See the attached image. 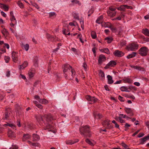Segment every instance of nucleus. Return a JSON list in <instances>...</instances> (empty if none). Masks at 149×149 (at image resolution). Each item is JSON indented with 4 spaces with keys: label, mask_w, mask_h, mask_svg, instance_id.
Listing matches in <instances>:
<instances>
[{
    "label": "nucleus",
    "mask_w": 149,
    "mask_h": 149,
    "mask_svg": "<svg viewBox=\"0 0 149 149\" xmlns=\"http://www.w3.org/2000/svg\"><path fill=\"white\" fill-rule=\"evenodd\" d=\"M85 141L87 143L91 146H93L94 145L92 142L88 139H86Z\"/></svg>",
    "instance_id": "c9c22d12"
},
{
    "label": "nucleus",
    "mask_w": 149,
    "mask_h": 149,
    "mask_svg": "<svg viewBox=\"0 0 149 149\" xmlns=\"http://www.w3.org/2000/svg\"><path fill=\"white\" fill-rule=\"evenodd\" d=\"M86 98L88 101L90 102H89V103L91 104L96 102L98 100L97 99L95 98V97H91L89 95L86 96Z\"/></svg>",
    "instance_id": "0eeeda50"
},
{
    "label": "nucleus",
    "mask_w": 149,
    "mask_h": 149,
    "mask_svg": "<svg viewBox=\"0 0 149 149\" xmlns=\"http://www.w3.org/2000/svg\"><path fill=\"white\" fill-rule=\"evenodd\" d=\"M127 87L125 86H122L120 87V89L122 91H125Z\"/></svg>",
    "instance_id": "5fc2aeb1"
},
{
    "label": "nucleus",
    "mask_w": 149,
    "mask_h": 149,
    "mask_svg": "<svg viewBox=\"0 0 149 149\" xmlns=\"http://www.w3.org/2000/svg\"><path fill=\"white\" fill-rule=\"evenodd\" d=\"M22 47L23 49H24L26 51H27L29 49V45L28 44L23 45L22 46Z\"/></svg>",
    "instance_id": "7c9ffc66"
},
{
    "label": "nucleus",
    "mask_w": 149,
    "mask_h": 149,
    "mask_svg": "<svg viewBox=\"0 0 149 149\" xmlns=\"http://www.w3.org/2000/svg\"><path fill=\"white\" fill-rule=\"evenodd\" d=\"M104 52L105 53L107 54H110V52H109V49H108L107 48H104Z\"/></svg>",
    "instance_id": "37998d69"
},
{
    "label": "nucleus",
    "mask_w": 149,
    "mask_h": 149,
    "mask_svg": "<svg viewBox=\"0 0 149 149\" xmlns=\"http://www.w3.org/2000/svg\"><path fill=\"white\" fill-rule=\"evenodd\" d=\"M139 45L135 43L129 44L127 47V49L128 51H134L138 49Z\"/></svg>",
    "instance_id": "7ed1b4c3"
},
{
    "label": "nucleus",
    "mask_w": 149,
    "mask_h": 149,
    "mask_svg": "<svg viewBox=\"0 0 149 149\" xmlns=\"http://www.w3.org/2000/svg\"><path fill=\"white\" fill-rule=\"evenodd\" d=\"M113 54L115 56L119 57H122L124 55L123 52L118 50L115 51L113 53Z\"/></svg>",
    "instance_id": "9d476101"
},
{
    "label": "nucleus",
    "mask_w": 149,
    "mask_h": 149,
    "mask_svg": "<svg viewBox=\"0 0 149 149\" xmlns=\"http://www.w3.org/2000/svg\"><path fill=\"white\" fill-rule=\"evenodd\" d=\"M99 75L102 78H103L104 77V72L101 70H100V71Z\"/></svg>",
    "instance_id": "e433bc0d"
},
{
    "label": "nucleus",
    "mask_w": 149,
    "mask_h": 149,
    "mask_svg": "<svg viewBox=\"0 0 149 149\" xmlns=\"http://www.w3.org/2000/svg\"><path fill=\"white\" fill-rule=\"evenodd\" d=\"M108 23L102 22L101 23V26L102 27L105 28H109L111 27V24H108Z\"/></svg>",
    "instance_id": "4be33fe9"
},
{
    "label": "nucleus",
    "mask_w": 149,
    "mask_h": 149,
    "mask_svg": "<svg viewBox=\"0 0 149 149\" xmlns=\"http://www.w3.org/2000/svg\"><path fill=\"white\" fill-rule=\"evenodd\" d=\"M6 125L11 127L13 129H14L15 128V126L13 124L7 123Z\"/></svg>",
    "instance_id": "a19ab883"
},
{
    "label": "nucleus",
    "mask_w": 149,
    "mask_h": 149,
    "mask_svg": "<svg viewBox=\"0 0 149 149\" xmlns=\"http://www.w3.org/2000/svg\"><path fill=\"white\" fill-rule=\"evenodd\" d=\"M10 114V111L6 110L5 112L4 116V119H7L8 118Z\"/></svg>",
    "instance_id": "5701e85b"
},
{
    "label": "nucleus",
    "mask_w": 149,
    "mask_h": 149,
    "mask_svg": "<svg viewBox=\"0 0 149 149\" xmlns=\"http://www.w3.org/2000/svg\"><path fill=\"white\" fill-rule=\"evenodd\" d=\"M35 74L34 69L30 70L28 73L29 76L30 78H31L34 76Z\"/></svg>",
    "instance_id": "aec40b11"
},
{
    "label": "nucleus",
    "mask_w": 149,
    "mask_h": 149,
    "mask_svg": "<svg viewBox=\"0 0 149 149\" xmlns=\"http://www.w3.org/2000/svg\"><path fill=\"white\" fill-rule=\"evenodd\" d=\"M13 61L15 62H16L18 60V54L16 52H13L12 54Z\"/></svg>",
    "instance_id": "9b49d317"
},
{
    "label": "nucleus",
    "mask_w": 149,
    "mask_h": 149,
    "mask_svg": "<svg viewBox=\"0 0 149 149\" xmlns=\"http://www.w3.org/2000/svg\"><path fill=\"white\" fill-rule=\"evenodd\" d=\"M46 36L47 38L49 40L52 41H54L55 40V38L50 35L49 34H46Z\"/></svg>",
    "instance_id": "b1692460"
},
{
    "label": "nucleus",
    "mask_w": 149,
    "mask_h": 149,
    "mask_svg": "<svg viewBox=\"0 0 149 149\" xmlns=\"http://www.w3.org/2000/svg\"><path fill=\"white\" fill-rule=\"evenodd\" d=\"M4 59L6 63H8L10 60V57L8 56H5L4 57Z\"/></svg>",
    "instance_id": "79ce46f5"
},
{
    "label": "nucleus",
    "mask_w": 149,
    "mask_h": 149,
    "mask_svg": "<svg viewBox=\"0 0 149 149\" xmlns=\"http://www.w3.org/2000/svg\"><path fill=\"white\" fill-rule=\"evenodd\" d=\"M103 18V16L102 15H101L99 16L96 21V22L98 24H100L101 21Z\"/></svg>",
    "instance_id": "c85d7f7f"
},
{
    "label": "nucleus",
    "mask_w": 149,
    "mask_h": 149,
    "mask_svg": "<svg viewBox=\"0 0 149 149\" xmlns=\"http://www.w3.org/2000/svg\"><path fill=\"white\" fill-rule=\"evenodd\" d=\"M71 2L72 3H75L77 4L79 3V1L77 0H72L71 1Z\"/></svg>",
    "instance_id": "e2e57ef3"
},
{
    "label": "nucleus",
    "mask_w": 149,
    "mask_h": 149,
    "mask_svg": "<svg viewBox=\"0 0 149 149\" xmlns=\"http://www.w3.org/2000/svg\"><path fill=\"white\" fill-rule=\"evenodd\" d=\"M91 35L93 39H95L96 38V35L95 32L94 31L91 32Z\"/></svg>",
    "instance_id": "f704fd0d"
},
{
    "label": "nucleus",
    "mask_w": 149,
    "mask_h": 149,
    "mask_svg": "<svg viewBox=\"0 0 149 149\" xmlns=\"http://www.w3.org/2000/svg\"><path fill=\"white\" fill-rule=\"evenodd\" d=\"M8 135L9 137L12 139L15 138L16 137L15 133L11 130H9L8 132Z\"/></svg>",
    "instance_id": "f3484780"
},
{
    "label": "nucleus",
    "mask_w": 149,
    "mask_h": 149,
    "mask_svg": "<svg viewBox=\"0 0 149 149\" xmlns=\"http://www.w3.org/2000/svg\"><path fill=\"white\" fill-rule=\"evenodd\" d=\"M125 6H126V5H122L118 7L117 9L118 10L124 11L125 8Z\"/></svg>",
    "instance_id": "473e14b6"
},
{
    "label": "nucleus",
    "mask_w": 149,
    "mask_h": 149,
    "mask_svg": "<svg viewBox=\"0 0 149 149\" xmlns=\"http://www.w3.org/2000/svg\"><path fill=\"white\" fill-rule=\"evenodd\" d=\"M7 32V31H6V29H3L2 31V33L4 35Z\"/></svg>",
    "instance_id": "338daca9"
},
{
    "label": "nucleus",
    "mask_w": 149,
    "mask_h": 149,
    "mask_svg": "<svg viewBox=\"0 0 149 149\" xmlns=\"http://www.w3.org/2000/svg\"><path fill=\"white\" fill-rule=\"evenodd\" d=\"M0 7L5 11H8L9 9L8 6L1 3H0Z\"/></svg>",
    "instance_id": "a211bd4d"
},
{
    "label": "nucleus",
    "mask_w": 149,
    "mask_h": 149,
    "mask_svg": "<svg viewBox=\"0 0 149 149\" xmlns=\"http://www.w3.org/2000/svg\"><path fill=\"white\" fill-rule=\"evenodd\" d=\"M109 28L111 29L112 31H116V28L113 26H112L111 24V25L110 27H109Z\"/></svg>",
    "instance_id": "8fccbe9b"
},
{
    "label": "nucleus",
    "mask_w": 149,
    "mask_h": 149,
    "mask_svg": "<svg viewBox=\"0 0 149 149\" xmlns=\"http://www.w3.org/2000/svg\"><path fill=\"white\" fill-rule=\"evenodd\" d=\"M4 47H6V48L8 49H9V45L8 44L4 43Z\"/></svg>",
    "instance_id": "774afa93"
},
{
    "label": "nucleus",
    "mask_w": 149,
    "mask_h": 149,
    "mask_svg": "<svg viewBox=\"0 0 149 149\" xmlns=\"http://www.w3.org/2000/svg\"><path fill=\"white\" fill-rule=\"evenodd\" d=\"M38 101L41 104H47L48 103L47 100L44 99H41L38 96Z\"/></svg>",
    "instance_id": "dca6fc26"
},
{
    "label": "nucleus",
    "mask_w": 149,
    "mask_h": 149,
    "mask_svg": "<svg viewBox=\"0 0 149 149\" xmlns=\"http://www.w3.org/2000/svg\"><path fill=\"white\" fill-rule=\"evenodd\" d=\"M119 116L121 117L122 118H125L126 117V115H124L123 114H119Z\"/></svg>",
    "instance_id": "69168bd1"
},
{
    "label": "nucleus",
    "mask_w": 149,
    "mask_h": 149,
    "mask_svg": "<svg viewBox=\"0 0 149 149\" xmlns=\"http://www.w3.org/2000/svg\"><path fill=\"white\" fill-rule=\"evenodd\" d=\"M136 54V53L135 52H133L132 54H129L127 56V58L128 59L132 58L135 57Z\"/></svg>",
    "instance_id": "cd10ccee"
},
{
    "label": "nucleus",
    "mask_w": 149,
    "mask_h": 149,
    "mask_svg": "<svg viewBox=\"0 0 149 149\" xmlns=\"http://www.w3.org/2000/svg\"><path fill=\"white\" fill-rule=\"evenodd\" d=\"M63 72L64 76L66 79H71L73 77V75L74 74L73 70L72 67L68 64H65L63 65Z\"/></svg>",
    "instance_id": "f257e3e1"
},
{
    "label": "nucleus",
    "mask_w": 149,
    "mask_h": 149,
    "mask_svg": "<svg viewBox=\"0 0 149 149\" xmlns=\"http://www.w3.org/2000/svg\"><path fill=\"white\" fill-rule=\"evenodd\" d=\"M49 14L50 17H52L55 15L56 13L55 12H52L50 13Z\"/></svg>",
    "instance_id": "680f3d73"
},
{
    "label": "nucleus",
    "mask_w": 149,
    "mask_h": 149,
    "mask_svg": "<svg viewBox=\"0 0 149 149\" xmlns=\"http://www.w3.org/2000/svg\"><path fill=\"white\" fill-rule=\"evenodd\" d=\"M87 65L86 63H84L83 64V67L84 68L85 71H86L87 70Z\"/></svg>",
    "instance_id": "4d7b16f0"
},
{
    "label": "nucleus",
    "mask_w": 149,
    "mask_h": 149,
    "mask_svg": "<svg viewBox=\"0 0 149 149\" xmlns=\"http://www.w3.org/2000/svg\"><path fill=\"white\" fill-rule=\"evenodd\" d=\"M94 116L95 117H96L97 116L99 118H102V115L100 114V113H98V114L97 115H95V114H94Z\"/></svg>",
    "instance_id": "6e6d98bb"
},
{
    "label": "nucleus",
    "mask_w": 149,
    "mask_h": 149,
    "mask_svg": "<svg viewBox=\"0 0 149 149\" xmlns=\"http://www.w3.org/2000/svg\"><path fill=\"white\" fill-rule=\"evenodd\" d=\"M148 51V49L146 47H143L141 48L139 50V54L142 56H146Z\"/></svg>",
    "instance_id": "20e7f679"
},
{
    "label": "nucleus",
    "mask_w": 149,
    "mask_h": 149,
    "mask_svg": "<svg viewBox=\"0 0 149 149\" xmlns=\"http://www.w3.org/2000/svg\"><path fill=\"white\" fill-rule=\"evenodd\" d=\"M108 79V83L109 84H112L113 82V80L112 79V77L110 75H108L107 76Z\"/></svg>",
    "instance_id": "412c9836"
},
{
    "label": "nucleus",
    "mask_w": 149,
    "mask_h": 149,
    "mask_svg": "<svg viewBox=\"0 0 149 149\" xmlns=\"http://www.w3.org/2000/svg\"><path fill=\"white\" fill-rule=\"evenodd\" d=\"M72 15L74 18L75 19L78 20H79V17L77 14L75 13H74Z\"/></svg>",
    "instance_id": "72a5a7b5"
},
{
    "label": "nucleus",
    "mask_w": 149,
    "mask_h": 149,
    "mask_svg": "<svg viewBox=\"0 0 149 149\" xmlns=\"http://www.w3.org/2000/svg\"><path fill=\"white\" fill-rule=\"evenodd\" d=\"M109 120H106L104 121L102 123V125L105 127L107 129L110 130L113 127V125H110L109 122Z\"/></svg>",
    "instance_id": "423d86ee"
},
{
    "label": "nucleus",
    "mask_w": 149,
    "mask_h": 149,
    "mask_svg": "<svg viewBox=\"0 0 149 149\" xmlns=\"http://www.w3.org/2000/svg\"><path fill=\"white\" fill-rule=\"evenodd\" d=\"M33 141H36L37 139V136L36 134H33Z\"/></svg>",
    "instance_id": "ea45409f"
},
{
    "label": "nucleus",
    "mask_w": 149,
    "mask_h": 149,
    "mask_svg": "<svg viewBox=\"0 0 149 149\" xmlns=\"http://www.w3.org/2000/svg\"><path fill=\"white\" fill-rule=\"evenodd\" d=\"M44 117L45 118V120L46 121L48 122H50L53 119L51 115L49 114L45 115V116H40V117L39 118V120L40 121H43Z\"/></svg>",
    "instance_id": "39448f33"
},
{
    "label": "nucleus",
    "mask_w": 149,
    "mask_h": 149,
    "mask_svg": "<svg viewBox=\"0 0 149 149\" xmlns=\"http://www.w3.org/2000/svg\"><path fill=\"white\" fill-rule=\"evenodd\" d=\"M149 139V135L140 139V143L141 144H143L144 143V142Z\"/></svg>",
    "instance_id": "2eb2a0df"
},
{
    "label": "nucleus",
    "mask_w": 149,
    "mask_h": 149,
    "mask_svg": "<svg viewBox=\"0 0 149 149\" xmlns=\"http://www.w3.org/2000/svg\"><path fill=\"white\" fill-rule=\"evenodd\" d=\"M104 39L107 40V42L108 43H110L111 42L113 39L112 37H107L106 38Z\"/></svg>",
    "instance_id": "2f4dec72"
},
{
    "label": "nucleus",
    "mask_w": 149,
    "mask_h": 149,
    "mask_svg": "<svg viewBox=\"0 0 149 149\" xmlns=\"http://www.w3.org/2000/svg\"><path fill=\"white\" fill-rule=\"evenodd\" d=\"M28 63L27 61H25L22 65L19 66V68L20 70L24 69L28 65Z\"/></svg>",
    "instance_id": "4468645a"
},
{
    "label": "nucleus",
    "mask_w": 149,
    "mask_h": 149,
    "mask_svg": "<svg viewBox=\"0 0 149 149\" xmlns=\"http://www.w3.org/2000/svg\"><path fill=\"white\" fill-rule=\"evenodd\" d=\"M119 121L121 123H124L125 122L124 120L122 119L121 117L120 118V119L119 120Z\"/></svg>",
    "instance_id": "0e129e2a"
},
{
    "label": "nucleus",
    "mask_w": 149,
    "mask_h": 149,
    "mask_svg": "<svg viewBox=\"0 0 149 149\" xmlns=\"http://www.w3.org/2000/svg\"><path fill=\"white\" fill-rule=\"evenodd\" d=\"M116 64V62L114 61H110L106 66L104 67L105 69H107L109 68V67H114Z\"/></svg>",
    "instance_id": "6e6552de"
},
{
    "label": "nucleus",
    "mask_w": 149,
    "mask_h": 149,
    "mask_svg": "<svg viewBox=\"0 0 149 149\" xmlns=\"http://www.w3.org/2000/svg\"><path fill=\"white\" fill-rule=\"evenodd\" d=\"M17 4L18 6L21 8H24V5L20 1H18L17 3Z\"/></svg>",
    "instance_id": "4c0bfd02"
},
{
    "label": "nucleus",
    "mask_w": 149,
    "mask_h": 149,
    "mask_svg": "<svg viewBox=\"0 0 149 149\" xmlns=\"http://www.w3.org/2000/svg\"><path fill=\"white\" fill-rule=\"evenodd\" d=\"M28 142L30 144H31V145L33 146H37V143H32L30 141H28Z\"/></svg>",
    "instance_id": "09e8293b"
},
{
    "label": "nucleus",
    "mask_w": 149,
    "mask_h": 149,
    "mask_svg": "<svg viewBox=\"0 0 149 149\" xmlns=\"http://www.w3.org/2000/svg\"><path fill=\"white\" fill-rule=\"evenodd\" d=\"M109 11H115L116 8H115L110 7L109 8Z\"/></svg>",
    "instance_id": "864d4df0"
},
{
    "label": "nucleus",
    "mask_w": 149,
    "mask_h": 149,
    "mask_svg": "<svg viewBox=\"0 0 149 149\" xmlns=\"http://www.w3.org/2000/svg\"><path fill=\"white\" fill-rule=\"evenodd\" d=\"M124 109L127 113L129 114L130 116H132L134 115L132 111L131 108L125 107Z\"/></svg>",
    "instance_id": "ddd939ff"
},
{
    "label": "nucleus",
    "mask_w": 149,
    "mask_h": 149,
    "mask_svg": "<svg viewBox=\"0 0 149 149\" xmlns=\"http://www.w3.org/2000/svg\"><path fill=\"white\" fill-rule=\"evenodd\" d=\"M112 122L113 123H114L116 127L118 128L119 127V125L117 123L115 120H113Z\"/></svg>",
    "instance_id": "3c124183"
},
{
    "label": "nucleus",
    "mask_w": 149,
    "mask_h": 149,
    "mask_svg": "<svg viewBox=\"0 0 149 149\" xmlns=\"http://www.w3.org/2000/svg\"><path fill=\"white\" fill-rule=\"evenodd\" d=\"M142 32L145 35L149 36V30L148 29H143Z\"/></svg>",
    "instance_id": "bb28decb"
},
{
    "label": "nucleus",
    "mask_w": 149,
    "mask_h": 149,
    "mask_svg": "<svg viewBox=\"0 0 149 149\" xmlns=\"http://www.w3.org/2000/svg\"><path fill=\"white\" fill-rule=\"evenodd\" d=\"M130 67L131 68H133L135 69L138 70H142V69H143V68H142V67H141L140 66H134V65H132L130 66Z\"/></svg>",
    "instance_id": "c756f323"
},
{
    "label": "nucleus",
    "mask_w": 149,
    "mask_h": 149,
    "mask_svg": "<svg viewBox=\"0 0 149 149\" xmlns=\"http://www.w3.org/2000/svg\"><path fill=\"white\" fill-rule=\"evenodd\" d=\"M38 108L40 109L41 110H42L43 108L42 106L40 104H38ZM41 110H40V112H41Z\"/></svg>",
    "instance_id": "052dcab7"
},
{
    "label": "nucleus",
    "mask_w": 149,
    "mask_h": 149,
    "mask_svg": "<svg viewBox=\"0 0 149 149\" xmlns=\"http://www.w3.org/2000/svg\"><path fill=\"white\" fill-rule=\"evenodd\" d=\"M107 13L109 16L111 17L114 16L116 13L115 11H108Z\"/></svg>",
    "instance_id": "a878e982"
},
{
    "label": "nucleus",
    "mask_w": 149,
    "mask_h": 149,
    "mask_svg": "<svg viewBox=\"0 0 149 149\" xmlns=\"http://www.w3.org/2000/svg\"><path fill=\"white\" fill-rule=\"evenodd\" d=\"M118 99L121 102H124V98L120 95H119L118 97Z\"/></svg>",
    "instance_id": "de8ad7c7"
},
{
    "label": "nucleus",
    "mask_w": 149,
    "mask_h": 149,
    "mask_svg": "<svg viewBox=\"0 0 149 149\" xmlns=\"http://www.w3.org/2000/svg\"><path fill=\"white\" fill-rule=\"evenodd\" d=\"M79 141L78 139H75L74 141L72 140H68L66 141V143L68 144L71 145L78 142Z\"/></svg>",
    "instance_id": "6ab92c4d"
},
{
    "label": "nucleus",
    "mask_w": 149,
    "mask_h": 149,
    "mask_svg": "<svg viewBox=\"0 0 149 149\" xmlns=\"http://www.w3.org/2000/svg\"><path fill=\"white\" fill-rule=\"evenodd\" d=\"M126 44V42L125 41H123L120 42V45L121 47L125 46Z\"/></svg>",
    "instance_id": "49530a36"
},
{
    "label": "nucleus",
    "mask_w": 149,
    "mask_h": 149,
    "mask_svg": "<svg viewBox=\"0 0 149 149\" xmlns=\"http://www.w3.org/2000/svg\"><path fill=\"white\" fill-rule=\"evenodd\" d=\"M31 137V136L29 134H24L23 136V140L25 141L27 139H29Z\"/></svg>",
    "instance_id": "393cba45"
},
{
    "label": "nucleus",
    "mask_w": 149,
    "mask_h": 149,
    "mask_svg": "<svg viewBox=\"0 0 149 149\" xmlns=\"http://www.w3.org/2000/svg\"><path fill=\"white\" fill-rule=\"evenodd\" d=\"M124 80L125 83H131L132 82V80L129 78H126Z\"/></svg>",
    "instance_id": "58836bf2"
},
{
    "label": "nucleus",
    "mask_w": 149,
    "mask_h": 149,
    "mask_svg": "<svg viewBox=\"0 0 149 149\" xmlns=\"http://www.w3.org/2000/svg\"><path fill=\"white\" fill-rule=\"evenodd\" d=\"M106 60V57L103 54L100 55L98 59V63L101 65L102 64V63L105 61Z\"/></svg>",
    "instance_id": "1a4fd4ad"
},
{
    "label": "nucleus",
    "mask_w": 149,
    "mask_h": 149,
    "mask_svg": "<svg viewBox=\"0 0 149 149\" xmlns=\"http://www.w3.org/2000/svg\"><path fill=\"white\" fill-rule=\"evenodd\" d=\"M79 131L81 134L85 137H90L91 135L89 129V127L86 125L85 126L81 127L79 128Z\"/></svg>",
    "instance_id": "f03ea898"
},
{
    "label": "nucleus",
    "mask_w": 149,
    "mask_h": 149,
    "mask_svg": "<svg viewBox=\"0 0 149 149\" xmlns=\"http://www.w3.org/2000/svg\"><path fill=\"white\" fill-rule=\"evenodd\" d=\"M10 19L11 23L10 24V25L11 27H14V25L17 24V21L15 17L14 16H12V17H10Z\"/></svg>",
    "instance_id": "f8f14e48"
},
{
    "label": "nucleus",
    "mask_w": 149,
    "mask_h": 149,
    "mask_svg": "<svg viewBox=\"0 0 149 149\" xmlns=\"http://www.w3.org/2000/svg\"><path fill=\"white\" fill-rule=\"evenodd\" d=\"M66 29H64L63 30V34H65V35H70V32H68L67 34H66Z\"/></svg>",
    "instance_id": "13d9d810"
},
{
    "label": "nucleus",
    "mask_w": 149,
    "mask_h": 149,
    "mask_svg": "<svg viewBox=\"0 0 149 149\" xmlns=\"http://www.w3.org/2000/svg\"><path fill=\"white\" fill-rule=\"evenodd\" d=\"M121 145L124 147L125 149H127V148L128 147V146L123 142L121 143Z\"/></svg>",
    "instance_id": "a18cd8bd"
},
{
    "label": "nucleus",
    "mask_w": 149,
    "mask_h": 149,
    "mask_svg": "<svg viewBox=\"0 0 149 149\" xmlns=\"http://www.w3.org/2000/svg\"><path fill=\"white\" fill-rule=\"evenodd\" d=\"M19 76H21L22 78L25 80V81H27V79H26V77L24 75L20 74Z\"/></svg>",
    "instance_id": "603ef678"
},
{
    "label": "nucleus",
    "mask_w": 149,
    "mask_h": 149,
    "mask_svg": "<svg viewBox=\"0 0 149 149\" xmlns=\"http://www.w3.org/2000/svg\"><path fill=\"white\" fill-rule=\"evenodd\" d=\"M80 22L81 24V27L82 29L83 30L84 28V21H83L80 20Z\"/></svg>",
    "instance_id": "c03bdc74"
},
{
    "label": "nucleus",
    "mask_w": 149,
    "mask_h": 149,
    "mask_svg": "<svg viewBox=\"0 0 149 149\" xmlns=\"http://www.w3.org/2000/svg\"><path fill=\"white\" fill-rule=\"evenodd\" d=\"M144 135V134L143 133H140L138 135V137L140 138L143 137Z\"/></svg>",
    "instance_id": "bf43d9fd"
}]
</instances>
